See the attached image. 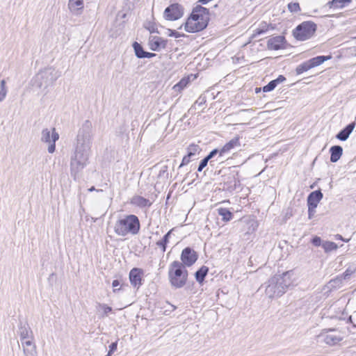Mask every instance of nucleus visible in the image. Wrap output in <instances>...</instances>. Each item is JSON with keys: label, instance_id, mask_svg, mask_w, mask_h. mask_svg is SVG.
I'll return each mask as SVG.
<instances>
[{"label": "nucleus", "instance_id": "obj_22", "mask_svg": "<svg viewBox=\"0 0 356 356\" xmlns=\"http://www.w3.org/2000/svg\"><path fill=\"white\" fill-rule=\"evenodd\" d=\"M269 29H273L274 27L271 24H268L265 22H262L259 24V27L254 31V33L252 34V38H256L258 35L266 33Z\"/></svg>", "mask_w": 356, "mask_h": 356}, {"label": "nucleus", "instance_id": "obj_3", "mask_svg": "<svg viewBox=\"0 0 356 356\" xmlns=\"http://www.w3.org/2000/svg\"><path fill=\"white\" fill-rule=\"evenodd\" d=\"M140 228V224L138 218L136 215L130 214L115 222L114 232L120 236H125L129 234L136 235L139 232Z\"/></svg>", "mask_w": 356, "mask_h": 356}, {"label": "nucleus", "instance_id": "obj_61", "mask_svg": "<svg viewBox=\"0 0 356 356\" xmlns=\"http://www.w3.org/2000/svg\"><path fill=\"white\" fill-rule=\"evenodd\" d=\"M355 120H356V116H355Z\"/></svg>", "mask_w": 356, "mask_h": 356}, {"label": "nucleus", "instance_id": "obj_9", "mask_svg": "<svg viewBox=\"0 0 356 356\" xmlns=\"http://www.w3.org/2000/svg\"><path fill=\"white\" fill-rule=\"evenodd\" d=\"M42 136L41 140L44 143H49L48 152L50 154H52L55 152L56 149V141L58 140L59 135L56 131L55 128L52 129V131H51L48 129H44L42 131Z\"/></svg>", "mask_w": 356, "mask_h": 356}, {"label": "nucleus", "instance_id": "obj_45", "mask_svg": "<svg viewBox=\"0 0 356 356\" xmlns=\"http://www.w3.org/2000/svg\"><path fill=\"white\" fill-rule=\"evenodd\" d=\"M0 91H2L3 92L7 93V88L6 86V81L4 79H2L0 82Z\"/></svg>", "mask_w": 356, "mask_h": 356}, {"label": "nucleus", "instance_id": "obj_21", "mask_svg": "<svg viewBox=\"0 0 356 356\" xmlns=\"http://www.w3.org/2000/svg\"><path fill=\"white\" fill-rule=\"evenodd\" d=\"M330 161L332 163L337 162L343 154V148L340 145L332 146L330 149Z\"/></svg>", "mask_w": 356, "mask_h": 356}, {"label": "nucleus", "instance_id": "obj_30", "mask_svg": "<svg viewBox=\"0 0 356 356\" xmlns=\"http://www.w3.org/2000/svg\"><path fill=\"white\" fill-rule=\"evenodd\" d=\"M68 8L71 11L82 9L83 8V0H69Z\"/></svg>", "mask_w": 356, "mask_h": 356}, {"label": "nucleus", "instance_id": "obj_59", "mask_svg": "<svg viewBox=\"0 0 356 356\" xmlns=\"http://www.w3.org/2000/svg\"><path fill=\"white\" fill-rule=\"evenodd\" d=\"M172 308H173V309H172L173 310H175V309H176V307H175V306L172 305Z\"/></svg>", "mask_w": 356, "mask_h": 356}, {"label": "nucleus", "instance_id": "obj_44", "mask_svg": "<svg viewBox=\"0 0 356 356\" xmlns=\"http://www.w3.org/2000/svg\"><path fill=\"white\" fill-rule=\"evenodd\" d=\"M118 346V342H113L109 346L108 353L113 354L116 350Z\"/></svg>", "mask_w": 356, "mask_h": 356}, {"label": "nucleus", "instance_id": "obj_42", "mask_svg": "<svg viewBox=\"0 0 356 356\" xmlns=\"http://www.w3.org/2000/svg\"><path fill=\"white\" fill-rule=\"evenodd\" d=\"M220 150L218 149H214L206 156V158L209 161L212 158H213L217 154H219Z\"/></svg>", "mask_w": 356, "mask_h": 356}, {"label": "nucleus", "instance_id": "obj_27", "mask_svg": "<svg viewBox=\"0 0 356 356\" xmlns=\"http://www.w3.org/2000/svg\"><path fill=\"white\" fill-rule=\"evenodd\" d=\"M174 230V229H170L168 232H167L163 238L159 241L156 242V245L160 247L162 250L163 252H165L167 248V244L169 242V239L171 235L172 232Z\"/></svg>", "mask_w": 356, "mask_h": 356}, {"label": "nucleus", "instance_id": "obj_39", "mask_svg": "<svg viewBox=\"0 0 356 356\" xmlns=\"http://www.w3.org/2000/svg\"><path fill=\"white\" fill-rule=\"evenodd\" d=\"M145 27L148 29L150 33H155V32H157V29L156 27V26L151 23V22H148L145 26Z\"/></svg>", "mask_w": 356, "mask_h": 356}, {"label": "nucleus", "instance_id": "obj_54", "mask_svg": "<svg viewBox=\"0 0 356 356\" xmlns=\"http://www.w3.org/2000/svg\"><path fill=\"white\" fill-rule=\"evenodd\" d=\"M260 90H261V88H256V89H255V92H259Z\"/></svg>", "mask_w": 356, "mask_h": 356}, {"label": "nucleus", "instance_id": "obj_34", "mask_svg": "<svg viewBox=\"0 0 356 356\" xmlns=\"http://www.w3.org/2000/svg\"><path fill=\"white\" fill-rule=\"evenodd\" d=\"M24 356H38L36 346L23 348Z\"/></svg>", "mask_w": 356, "mask_h": 356}, {"label": "nucleus", "instance_id": "obj_16", "mask_svg": "<svg viewBox=\"0 0 356 356\" xmlns=\"http://www.w3.org/2000/svg\"><path fill=\"white\" fill-rule=\"evenodd\" d=\"M241 146L240 137L236 136L227 143L219 152V156H223L225 154L231 152L233 149Z\"/></svg>", "mask_w": 356, "mask_h": 356}, {"label": "nucleus", "instance_id": "obj_7", "mask_svg": "<svg viewBox=\"0 0 356 356\" xmlns=\"http://www.w3.org/2000/svg\"><path fill=\"white\" fill-rule=\"evenodd\" d=\"M316 31V24L312 22H304L299 24L293 32L294 37L300 41L309 39Z\"/></svg>", "mask_w": 356, "mask_h": 356}, {"label": "nucleus", "instance_id": "obj_46", "mask_svg": "<svg viewBox=\"0 0 356 356\" xmlns=\"http://www.w3.org/2000/svg\"><path fill=\"white\" fill-rule=\"evenodd\" d=\"M316 207H313V206L311 205L308 206V214L309 218H312L314 215V213L316 212Z\"/></svg>", "mask_w": 356, "mask_h": 356}, {"label": "nucleus", "instance_id": "obj_18", "mask_svg": "<svg viewBox=\"0 0 356 356\" xmlns=\"http://www.w3.org/2000/svg\"><path fill=\"white\" fill-rule=\"evenodd\" d=\"M284 41L285 38L282 35H277L270 38L267 42L268 48L271 50H278L283 47Z\"/></svg>", "mask_w": 356, "mask_h": 356}, {"label": "nucleus", "instance_id": "obj_5", "mask_svg": "<svg viewBox=\"0 0 356 356\" xmlns=\"http://www.w3.org/2000/svg\"><path fill=\"white\" fill-rule=\"evenodd\" d=\"M60 76V73L54 67H49L41 70L33 79V86L38 88H47L52 86Z\"/></svg>", "mask_w": 356, "mask_h": 356}, {"label": "nucleus", "instance_id": "obj_58", "mask_svg": "<svg viewBox=\"0 0 356 356\" xmlns=\"http://www.w3.org/2000/svg\"><path fill=\"white\" fill-rule=\"evenodd\" d=\"M111 353H108V354L106 356H111Z\"/></svg>", "mask_w": 356, "mask_h": 356}, {"label": "nucleus", "instance_id": "obj_37", "mask_svg": "<svg viewBox=\"0 0 356 356\" xmlns=\"http://www.w3.org/2000/svg\"><path fill=\"white\" fill-rule=\"evenodd\" d=\"M288 8L291 12H298L300 10L298 3H290L288 5Z\"/></svg>", "mask_w": 356, "mask_h": 356}, {"label": "nucleus", "instance_id": "obj_32", "mask_svg": "<svg viewBox=\"0 0 356 356\" xmlns=\"http://www.w3.org/2000/svg\"><path fill=\"white\" fill-rule=\"evenodd\" d=\"M133 48L134 49L135 55L136 57L138 58H143L144 54L146 51H144L142 45L137 42H134L133 44Z\"/></svg>", "mask_w": 356, "mask_h": 356}, {"label": "nucleus", "instance_id": "obj_23", "mask_svg": "<svg viewBox=\"0 0 356 356\" xmlns=\"http://www.w3.org/2000/svg\"><path fill=\"white\" fill-rule=\"evenodd\" d=\"M131 203L140 207H149L152 204L149 200L138 195L132 198Z\"/></svg>", "mask_w": 356, "mask_h": 356}, {"label": "nucleus", "instance_id": "obj_41", "mask_svg": "<svg viewBox=\"0 0 356 356\" xmlns=\"http://www.w3.org/2000/svg\"><path fill=\"white\" fill-rule=\"evenodd\" d=\"M206 97L204 95H200L198 99L195 102V104H197L199 106H202L205 104L206 102Z\"/></svg>", "mask_w": 356, "mask_h": 356}, {"label": "nucleus", "instance_id": "obj_25", "mask_svg": "<svg viewBox=\"0 0 356 356\" xmlns=\"http://www.w3.org/2000/svg\"><path fill=\"white\" fill-rule=\"evenodd\" d=\"M201 150L202 149L198 145L192 143L187 147V155L193 160H195V156L200 153Z\"/></svg>", "mask_w": 356, "mask_h": 356}, {"label": "nucleus", "instance_id": "obj_29", "mask_svg": "<svg viewBox=\"0 0 356 356\" xmlns=\"http://www.w3.org/2000/svg\"><path fill=\"white\" fill-rule=\"evenodd\" d=\"M351 0H332L329 1L327 5L330 8H342L346 6V5L350 3Z\"/></svg>", "mask_w": 356, "mask_h": 356}, {"label": "nucleus", "instance_id": "obj_57", "mask_svg": "<svg viewBox=\"0 0 356 356\" xmlns=\"http://www.w3.org/2000/svg\"><path fill=\"white\" fill-rule=\"evenodd\" d=\"M348 321H350V322H351V321H352V318H351V316H350V317L348 318Z\"/></svg>", "mask_w": 356, "mask_h": 356}, {"label": "nucleus", "instance_id": "obj_50", "mask_svg": "<svg viewBox=\"0 0 356 356\" xmlns=\"http://www.w3.org/2000/svg\"><path fill=\"white\" fill-rule=\"evenodd\" d=\"M170 36H174L175 38H179L181 36V35L176 31L175 30H170Z\"/></svg>", "mask_w": 356, "mask_h": 356}, {"label": "nucleus", "instance_id": "obj_31", "mask_svg": "<svg viewBox=\"0 0 356 356\" xmlns=\"http://www.w3.org/2000/svg\"><path fill=\"white\" fill-rule=\"evenodd\" d=\"M189 83V79L188 78H183L179 81V83L175 84L173 86V90L175 92H180L182 90H184Z\"/></svg>", "mask_w": 356, "mask_h": 356}, {"label": "nucleus", "instance_id": "obj_43", "mask_svg": "<svg viewBox=\"0 0 356 356\" xmlns=\"http://www.w3.org/2000/svg\"><path fill=\"white\" fill-rule=\"evenodd\" d=\"M312 243L314 246L318 247L321 245V238L319 236H315L313 238Z\"/></svg>", "mask_w": 356, "mask_h": 356}, {"label": "nucleus", "instance_id": "obj_4", "mask_svg": "<svg viewBox=\"0 0 356 356\" xmlns=\"http://www.w3.org/2000/svg\"><path fill=\"white\" fill-rule=\"evenodd\" d=\"M168 275L171 286L180 289L186 284L188 273L181 261H174L169 266Z\"/></svg>", "mask_w": 356, "mask_h": 356}, {"label": "nucleus", "instance_id": "obj_13", "mask_svg": "<svg viewBox=\"0 0 356 356\" xmlns=\"http://www.w3.org/2000/svg\"><path fill=\"white\" fill-rule=\"evenodd\" d=\"M191 14H195V19H197L196 22L202 24V22L204 23V29L207 26L209 22V10L200 5L196 6L192 11Z\"/></svg>", "mask_w": 356, "mask_h": 356}, {"label": "nucleus", "instance_id": "obj_12", "mask_svg": "<svg viewBox=\"0 0 356 356\" xmlns=\"http://www.w3.org/2000/svg\"><path fill=\"white\" fill-rule=\"evenodd\" d=\"M195 14H191L184 24V29L188 33L198 32L204 29V22H202V24L196 22L197 19H195Z\"/></svg>", "mask_w": 356, "mask_h": 356}, {"label": "nucleus", "instance_id": "obj_47", "mask_svg": "<svg viewBox=\"0 0 356 356\" xmlns=\"http://www.w3.org/2000/svg\"><path fill=\"white\" fill-rule=\"evenodd\" d=\"M286 80V78L283 75H280L276 79H274V82H275L276 86L279 83L284 82Z\"/></svg>", "mask_w": 356, "mask_h": 356}, {"label": "nucleus", "instance_id": "obj_2", "mask_svg": "<svg viewBox=\"0 0 356 356\" xmlns=\"http://www.w3.org/2000/svg\"><path fill=\"white\" fill-rule=\"evenodd\" d=\"M293 273L286 271L282 275H275L265 283V294L270 298H277L284 294L291 286H294L292 278Z\"/></svg>", "mask_w": 356, "mask_h": 356}, {"label": "nucleus", "instance_id": "obj_40", "mask_svg": "<svg viewBox=\"0 0 356 356\" xmlns=\"http://www.w3.org/2000/svg\"><path fill=\"white\" fill-rule=\"evenodd\" d=\"M191 161H193L191 157H188V155H185L182 159V161L179 165V168L188 164Z\"/></svg>", "mask_w": 356, "mask_h": 356}, {"label": "nucleus", "instance_id": "obj_15", "mask_svg": "<svg viewBox=\"0 0 356 356\" xmlns=\"http://www.w3.org/2000/svg\"><path fill=\"white\" fill-rule=\"evenodd\" d=\"M143 274V270L140 268H134L129 272V280L131 284L134 287H139L142 283V275Z\"/></svg>", "mask_w": 356, "mask_h": 356}, {"label": "nucleus", "instance_id": "obj_19", "mask_svg": "<svg viewBox=\"0 0 356 356\" xmlns=\"http://www.w3.org/2000/svg\"><path fill=\"white\" fill-rule=\"evenodd\" d=\"M323 193L320 190L312 192L307 197V205L317 207L318 202L323 198Z\"/></svg>", "mask_w": 356, "mask_h": 356}, {"label": "nucleus", "instance_id": "obj_52", "mask_svg": "<svg viewBox=\"0 0 356 356\" xmlns=\"http://www.w3.org/2000/svg\"><path fill=\"white\" fill-rule=\"evenodd\" d=\"M7 93L0 91V102L3 101L6 97Z\"/></svg>", "mask_w": 356, "mask_h": 356}, {"label": "nucleus", "instance_id": "obj_1", "mask_svg": "<svg viewBox=\"0 0 356 356\" xmlns=\"http://www.w3.org/2000/svg\"><path fill=\"white\" fill-rule=\"evenodd\" d=\"M92 136V122L88 120H85L78 130L74 143V152L70 160L71 174L74 177L87 165Z\"/></svg>", "mask_w": 356, "mask_h": 356}, {"label": "nucleus", "instance_id": "obj_55", "mask_svg": "<svg viewBox=\"0 0 356 356\" xmlns=\"http://www.w3.org/2000/svg\"><path fill=\"white\" fill-rule=\"evenodd\" d=\"M95 187H94V186L91 187V188L89 189V191H95Z\"/></svg>", "mask_w": 356, "mask_h": 356}, {"label": "nucleus", "instance_id": "obj_60", "mask_svg": "<svg viewBox=\"0 0 356 356\" xmlns=\"http://www.w3.org/2000/svg\"><path fill=\"white\" fill-rule=\"evenodd\" d=\"M125 17H126V14H123L122 18H125Z\"/></svg>", "mask_w": 356, "mask_h": 356}, {"label": "nucleus", "instance_id": "obj_35", "mask_svg": "<svg viewBox=\"0 0 356 356\" xmlns=\"http://www.w3.org/2000/svg\"><path fill=\"white\" fill-rule=\"evenodd\" d=\"M20 342H21V346H22V349L36 346L34 342V337L32 339L30 338V339H21Z\"/></svg>", "mask_w": 356, "mask_h": 356}, {"label": "nucleus", "instance_id": "obj_26", "mask_svg": "<svg viewBox=\"0 0 356 356\" xmlns=\"http://www.w3.org/2000/svg\"><path fill=\"white\" fill-rule=\"evenodd\" d=\"M209 272V268L206 266H202L199 270H197L195 273V277L196 281L202 284L204 280L205 277L207 276Z\"/></svg>", "mask_w": 356, "mask_h": 356}, {"label": "nucleus", "instance_id": "obj_48", "mask_svg": "<svg viewBox=\"0 0 356 356\" xmlns=\"http://www.w3.org/2000/svg\"><path fill=\"white\" fill-rule=\"evenodd\" d=\"M353 271L350 269H346V271L343 273V278L344 280H347L349 278V277L353 274Z\"/></svg>", "mask_w": 356, "mask_h": 356}, {"label": "nucleus", "instance_id": "obj_20", "mask_svg": "<svg viewBox=\"0 0 356 356\" xmlns=\"http://www.w3.org/2000/svg\"><path fill=\"white\" fill-rule=\"evenodd\" d=\"M355 127V122L350 123L336 135V138L341 141L346 140L348 138L350 134L353 131Z\"/></svg>", "mask_w": 356, "mask_h": 356}, {"label": "nucleus", "instance_id": "obj_33", "mask_svg": "<svg viewBox=\"0 0 356 356\" xmlns=\"http://www.w3.org/2000/svg\"><path fill=\"white\" fill-rule=\"evenodd\" d=\"M322 247L323 248L325 252H331L332 250H335L338 248L337 245L332 241H325L322 244Z\"/></svg>", "mask_w": 356, "mask_h": 356}, {"label": "nucleus", "instance_id": "obj_8", "mask_svg": "<svg viewBox=\"0 0 356 356\" xmlns=\"http://www.w3.org/2000/svg\"><path fill=\"white\" fill-rule=\"evenodd\" d=\"M332 58V56H318L314 57L300 64L297 66L296 69V72L297 74H300L305 72L308 71L309 70L314 68L315 67L319 66L325 61L330 60Z\"/></svg>", "mask_w": 356, "mask_h": 356}, {"label": "nucleus", "instance_id": "obj_53", "mask_svg": "<svg viewBox=\"0 0 356 356\" xmlns=\"http://www.w3.org/2000/svg\"><path fill=\"white\" fill-rule=\"evenodd\" d=\"M239 180L236 179V178L234 177V186L232 187V189H235L236 188V186L238 184H239Z\"/></svg>", "mask_w": 356, "mask_h": 356}, {"label": "nucleus", "instance_id": "obj_17", "mask_svg": "<svg viewBox=\"0 0 356 356\" xmlns=\"http://www.w3.org/2000/svg\"><path fill=\"white\" fill-rule=\"evenodd\" d=\"M17 333L20 340L33 338V331L27 323L20 322Z\"/></svg>", "mask_w": 356, "mask_h": 356}, {"label": "nucleus", "instance_id": "obj_6", "mask_svg": "<svg viewBox=\"0 0 356 356\" xmlns=\"http://www.w3.org/2000/svg\"><path fill=\"white\" fill-rule=\"evenodd\" d=\"M343 338V333L334 328L324 329L317 335L318 342L325 343L330 346L339 344Z\"/></svg>", "mask_w": 356, "mask_h": 356}, {"label": "nucleus", "instance_id": "obj_14", "mask_svg": "<svg viewBox=\"0 0 356 356\" xmlns=\"http://www.w3.org/2000/svg\"><path fill=\"white\" fill-rule=\"evenodd\" d=\"M168 40L159 36H151L149 38V48L152 51H159L165 49L167 46Z\"/></svg>", "mask_w": 356, "mask_h": 356}, {"label": "nucleus", "instance_id": "obj_11", "mask_svg": "<svg viewBox=\"0 0 356 356\" xmlns=\"http://www.w3.org/2000/svg\"><path fill=\"white\" fill-rule=\"evenodd\" d=\"M197 259V254L196 252L192 248L187 247L182 250L181 254V263L184 265V267L191 266L193 264L195 263Z\"/></svg>", "mask_w": 356, "mask_h": 356}, {"label": "nucleus", "instance_id": "obj_36", "mask_svg": "<svg viewBox=\"0 0 356 356\" xmlns=\"http://www.w3.org/2000/svg\"><path fill=\"white\" fill-rule=\"evenodd\" d=\"M276 86H277L275 84V82H274V81L272 80L266 86L263 87V91L265 92H270L276 88Z\"/></svg>", "mask_w": 356, "mask_h": 356}, {"label": "nucleus", "instance_id": "obj_28", "mask_svg": "<svg viewBox=\"0 0 356 356\" xmlns=\"http://www.w3.org/2000/svg\"><path fill=\"white\" fill-rule=\"evenodd\" d=\"M218 213L222 217V220L228 222L232 220L233 213L226 208H219L217 209Z\"/></svg>", "mask_w": 356, "mask_h": 356}, {"label": "nucleus", "instance_id": "obj_51", "mask_svg": "<svg viewBox=\"0 0 356 356\" xmlns=\"http://www.w3.org/2000/svg\"><path fill=\"white\" fill-rule=\"evenodd\" d=\"M155 56H156V54H154V53H150V52L146 51L145 54H144L143 58H149L154 57Z\"/></svg>", "mask_w": 356, "mask_h": 356}, {"label": "nucleus", "instance_id": "obj_38", "mask_svg": "<svg viewBox=\"0 0 356 356\" xmlns=\"http://www.w3.org/2000/svg\"><path fill=\"white\" fill-rule=\"evenodd\" d=\"M208 162H209V160L204 157L200 163L199 165H198V168H197V171L198 172H201L208 164Z\"/></svg>", "mask_w": 356, "mask_h": 356}, {"label": "nucleus", "instance_id": "obj_56", "mask_svg": "<svg viewBox=\"0 0 356 356\" xmlns=\"http://www.w3.org/2000/svg\"><path fill=\"white\" fill-rule=\"evenodd\" d=\"M337 238H339V239H343V238H342V236H341V235H339V234H338V235H337Z\"/></svg>", "mask_w": 356, "mask_h": 356}, {"label": "nucleus", "instance_id": "obj_24", "mask_svg": "<svg viewBox=\"0 0 356 356\" xmlns=\"http://www.w3.org/2000/svg\"><path fill=\"white\" fill-rule=\"evenodd\" d=\"M97 311L102 318H105L112 311V308L104 303H97Z\"/></svg>", "mask_w": 356, "mask_h": 356}, {"label": "nucleus", "instance_id": "obj_10", "mask_svg": "<svg viewBox=\"0 0 356 356\" xmlns=\"http://www.w3.org/2000/svg\"><path fill=\"white\" fill-rule=\"evenodd\" d=\"M184 15V8L179 3H172L168 6L163 13V17L169 21H175L180 19Z\"/></svg>", "mask_w": 356, "mask_h": 356}, {"label": "nucleus", "instance_id": "obj_49", "mask_svg": "<svg viewBox=\"0 0 356 356\" xmlns=\"http://www.w3.org/2000/svg\"><path fill=\"white\" fill-rule=\"evenodd\" d=\"M120 281L118 280H115L112 282V286L114 288L113 291L115 292L116 291L120 290V289H116L120 285Z\"/></svg>", "mask_w": 356, "mask_h": 356}]
</instances>
